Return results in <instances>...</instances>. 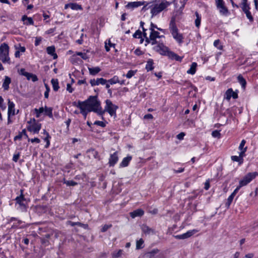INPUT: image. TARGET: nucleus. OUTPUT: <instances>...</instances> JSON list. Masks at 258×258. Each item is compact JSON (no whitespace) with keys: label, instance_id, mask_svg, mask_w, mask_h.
<instances>
[{"label":"nucleus","instance_id":"nucleus-1","mask_svg":"<svg viewBox=\"0 0 258 258\" xmlns=\"http://www.w3.org/2000/svg\"><path fill=\"white\" fill-rule=\"evenodd\" d=\"M81 103L91 111L96 112L101 115L104 113V111H102L100 106V102L98 100L96 96H91L87 100L84 101H81Z\"/></svg>","mask_w":258,"mask_h":258},{"label":"nucleus","instance_id":"nucleus-2","mask_svg":"<svg viewBox=\"0 0 258 258\" xmlns=\"http://www.w3.org/2000/svg\"><path fill=\"white\" fill-rule=\"evenodd\" d=\"M171 3L166 0H161L157 3H152L149 6L151 17H154L164 11H166Z\"/></svg>","mask_w":258,"mask_h":258},{"label":"nucleus","instance_id":"nucleus-3","mask_svg":"<svg viewBox=\"0 0 258 258\" xmlns=\"http://www.w3.org/2000/svg\"><path fill=\"white\" fill-rule=\"evenodd\" d=\"M169 29L173 39L179 44H181L183 42V35L179 32L176 26L175 19L172 18L170 22Z\"/></svg>","mask_w":258,"mask_h":258},{"label":"nucleus","instance_id":"nucleus-4","mask_svg":"<svg viewBox=\"0 0 258 258\" xmlns=\"http://www.w3.org/2000/svg\"><path fill=\"white\" fill-rule=\"evenodd\" d=\"M9 47L6 43L0 45V60L3 63H10V58L9 56Z\"/></svg>","mask_w":258,"mask_h":258},{"label":"nucleus","instance_id":"nucleus-5","mask_svg":"<svg viewBox=\"0 0 258 258\" xmlns=\"http://www.w3.org/2000/svg\"><path fill=\"white\" fill-rule=\"evenodd\" d=\"M27 130L33 134H38L41 128V124L37 121L35 119H31L27 122Z\"/></svg>","mask_w":258,"mask_h":258},{"label":"nucleus","instance_id":"nucleus-6","mask_svg":"<svg viewBox=\"0 0 258 258\" xmlns=\"http://www.w3.org/2000/svg\"><path fill=\"white\" fill-rule=\"evenodd\" d=\"M215 4L220 14L224 17H228L230 13L223 0H215Z\"/></svg>","mask_w":258,"mask_h":258},{"label":"nucleus","instance_id":"nucleus-7","mask_svg":"<svg viewBox=\"0 0 258 258\" xmlns=\"http://www.w3.org/2000/svg\"><path fill=\"white\" fill-rule=\"evenodd\" d=\"M21 194L17 197L16 199V206L17 209L21 212H26L27 209L26 199L23 194V190H21Z\"/></svg>","mask_w":258,"mask_h":258},{"label":"nucleus","instance_id":"nucleus-8","mask_svg":"<svg viewBox=\"0 0 258 258\" xmlns=\"http://www.w3.org/2000/svg\"><path fill=\"white\" fill-rule=\"evenodd\" d=\"M106 105L104 107V110L102 111L107 112L110 116H113L114 118L116 117V111L118 108V106L112 103L111 100L107 99L105 101Z\"/></svg>","mask_w":258,"mask_h":258},{"label":"nucleus","instance_id":"nucleus-9","mask_svg":"<svg viewBox=\"0 0 258 258\" xmlns=\"http://www.w3.org/2000/svg\"><path fill=\"white\" fill-rule=\"evenodd\" d=\"M257 175L256 172H250L247 174L240 181V186H243L248 184Z\"/></svg>","mask_w":258,"mask_h":258},{"label":"nucleus","instance_id":"nucleus-10","mask_svg":"<svg viewBox=\"0 0 258 258\" xmlns=\"http://www.w3.org/2000/svg\"><path fill=\"white\" fill-rule=\"evenodd\" d=\"M153 49L156 52L159 53L160 54L163 55H168V53L170 52L169 50V48L164 45L163 43H160L154 46Z\"/></svg>","mask_w":258,"mask_h":258},{"label":"nucleus","instance_id":"nucleus-11","mask_svg":"<svg viewBox=\"0 0 258 258\" xmlns=\"http://www.w3.org/2000/svg\"><path fill=\"white\" fill-rule=\"evenodd\" d=\"M199 231L197 229H192L190 230H188L186 233L180 234V235H177L174 236V237L177 239H184L188 238L190 237H191L192 235L196 233Z\"/></svg>","mask_w":258,"mask_h":258},{"label":"nucleus","instance_id":"nucleus-12","mask_svg":"<svg viewBox=\"0 0 258 258\" xmlns=\"http://www.w3.org/2000/svg\"><path fill=\"white\" fill-rule=\"evenodd\" d=\"M161 37H164V36H159V33L158 31H150V43H151L152 45H155L157 41L156 40V39L157 38H161Z\"/></svg>","mask_w":258,"mask_h":258},{"label":"nucleus","instance_id":"nucleus-13","mask_svg":"<svg viewBox=\"0 0 258 258\" xmlns=\"http://www.w3.org/2000/svg\"><path fill=\"white\" fill-rule=\"evenodd\" d=\"M75 105L80 109V112L83 114L85 118L86 117L88 113L91 111L90 110L88 109V108L86 107L84 105L81 103L80 101H78L77 104L76 103H75Z\"/></svg>","mask_w":258,"mask_h":258},{"label":"nucleus","instance_id":"nucleus-14","mask_svg":"<svg viewBox=\"0 0 258 258\" xmlns=\"http://www.w3.org/2000/svg\"><path fill=\"white\" fill-rule=\"evenodd\" d=\"M106 83H107V80L102 78H97V79H93L90 81V83L92 87L99 85H104Z\"/></svg>","mask_w":258,"mask_h":258},{"label":"nucleus","instance_id":"nucleus-15","mask_svg":"<svg viewBox=\"0 0 258 258\" xmlns=\"http://www.w3.org/2000/svg\"><path fill=\"white\" fill-rule=\"evenodd\" d=\"M118 160V153L115 152L113 154L110 155L108 164L110 166H113L117 162Z\"/></svg>","mask_w":258,"mask_h":258},{"label":"nucleus","instance_id":"nucleus-16","mask_svg":"<svg viewBox=\"0 0 258 258\" xmlns=\"http://www.w3.org/2000/svg\"><path fill=\"white\" fill-rule=\"evenodd\" d=\"M231 97L236 99L238 97V95L236 93L233 92L231 88H230L226 91L224 98L226 100H229Z\"/></svg>","mask_w":258,"mask_h":258},{"label":"nucleus","instance_id":"nucleus-17","mask_svg":"<svg viewBox=\"0 0 258 258\" xmlns=\"http://www.w3.org/2000/svg\"><path fill=\"white\" fill-rule=\"evenodd\" d=\"M8 116H11L15 115V105L14 103L11 101L10 100H8Z\"/></svg>","mask_w":258,"mask_h":258},{"label":"nucleus","instance_id":"nucleus-18","mask_svg":"<svg viewBox=\"0 0 258 258\" xmlns=\"http://www.w3.org/2000/svg\"><path fill=\"white\" fill-rule=\"evenodd\" d=\"M245 156V154H244V152H240L239 154V156H232L231 158V160L233 161L237 162L239 163V164H241L243 162V157Z\"/></svg>","mask_w":258,"mask_h":258},{"label":"nucleus","instance_id":"nucleus-19","mask_svg":"<svg viewBox=\"0 0 258 258\" xmlns=\"http://www.w3.org/2000/svg\"><path fill=\"white\" fill-rule=\"evenodd\" d=\"M68 8H71L72 10H82L83 9L81 5L77 3H71L65 5L64 9H67Z\"/></svg>","mask_w":258,"mask_h":258},{"label":"nucleus","instance_id":"nucleus-20","mask_svg":"<svg viewBox=\"0 0 258 258\" xmlns=\"http://www.w3.org/2000/svg\"><path fill=\"white\" fill-rule=\"evenodd\" d=\"M145 2H134L128 3L126 7L128 9H134L144 5Z\"/></svg>","mask_w":258,"mask_h":258},{"label":"nucleus","instance_id":"nucleus-21","mask_svg":"<svg viewBox=\"0 0 258 258\" xmlns=\"http://www.w3.org/2000/svg\"><path fill=\"white\" fill-rule=\"evenodd\" d=\"M132 157L131 156H127L126 157L123 158L122 161L119 164L120 167H125L128 166L129 163L131 161Z\"/></svg>","mask_w":258,"mask_h":258},{"label":"nucleus","instance_id":"nucleus-22","mask_svg":"<svg viewBox=\"0 0 258 258\" xmlns=\"http://www.w3.org/2000/svg\"><path fill=\"white\" fill-rule=\"evenodd\" d=\"M142 230L146 234H154V230L150 228L146 225H143L142 226Z\"/></svg>","mask_w":258,"mask_h":258},{"label":"nucleus","instance_id":"nucleus-23","mask_svg":"<svg viewBox=\"0 0 258 258\" xmlns=\"http://www.w3.org/2000/svg\"><path fill=\"white\" fill-rule=\"evenodd\" d=\"M144 212L141 209H138L130 213V216L133 218H135L136 217H140L144 215Z\"/></svg>","mask_w":258,"mask_h":258},{"label":"nucleus","instance_id":"nucleus-24","mask_svg":"<svg viewBox=\"0 0 258 258\" xmlns=\"http://www.w3.org/2000/svg\"><path fill=\"white\" fill-rule=\"evenodd\" d=\"M55 49L53 46H48L46 48L47 53L51 55L53 59H56L57 57V54L55 52Z\"/></svg>","mask_w":258,"mask_h":258},{"label":"nucleus","instance_id":"nucleus-25","mask_svg":"<svg viewBox=\"0 0 258 258\" xmlns=\"http://www.w3.org/2000/svg\"><path fill=\"white\" fill-rule=\"evenodd\" d=\"M11 82V79L8 76L5 77V79L3 83V88L5 90H8L9 88V85Z\"/></svg>","mask_w":258,"mask_h":258},{"label":"nucleus","instance_id":"nucleus-26","mask_svg":"<svg viewBox=\"0 0 258 258\" xmlns=\"http://www.w3.org/2000/svg\"><path fill=\"white\" fill-rule=\"evenodd\" d=\"M88 70L89 72V74L91 75L95 76L100 72L101 69L98 67H94V68L88 67Z\"/></svg>","mask_w":258,"mask_h":258},{"label":"nucleus","instance_id":"nucleus-27","mask_svg":"<svg viewBox=\"0 0 258 258\" xmlns=\"http://www.w3.org/2000/svg\"><path fill=\"white\" fill-rule=\"evenodd\" d=\"M197 67V63L196 62H192L189 69L187 71V73L188 74L194 75L196 72Z\"/></svg>","mask_w":258,"mask_h":258},{"label":"nucleus","instance_id":"nucleus-28","mask_svg":"<svg viewBox=\"0 0 258 258\" xmlns=\"http://www.w3.org/2000/svg\"><path fill=\"white\" fill-rule=\"evenodd\" d=\"M22 20L26 25H33L34 22L32 18L28 17L26 16H23Z\"/></svg>","mask_w":258,"mask_h":258},{"label":"nucleus","instance_id":"nucleus-29","mask_svg":"<svg viewBox=\"0 0 258 258\" xmlns=\"http://www.w3.org/2000/svg\"><path fill=\"white\" fill-rule=\"evenodd\" d=\"M25 75L28 80H32L33 82H36L38 80L37 77L32 73H26Z\"/></svg>","mask_w":258,"mask_h":258},{"label":"nucleus","instance_id":"nucleus-30","mask_svg":"<svg viewBox=\"0 0 258 258\" xmlns=\"http://www.w3.org/2000/svg\"><path fill=\"white\" fill-rule=\"evenodd\" d=\"M195 15L196 17V19L195 21V24L196 26L198 28H199L201 25L202 17H201V16L200 15H199V14L197 12H196L195 13Z\"/></svg>","mask_w":258,"mask_h":258},{"label":"nucleus","instance_id":"nucleus-31","mask_svg":"<svg viewBox=\"0 0 258 258\" xmlns=\"http://www.w3.org/2000/svg\"><path fill=\"white\" fill-rule=\"evenodd\" d=\"M51 83L52 84L53 90L54 91H57L59 88L58 80L56 79H52L51 80Z\"/></svg>","mask_w":258,"mask_h":258},{"label":"nucleus","instance_id":"nucleus-32","mask_svg":"<svg viewBox=\"0 0 258 258\" xmlns=\"http://www.w3.org/2000/svg\"><path fill=\"white\" fill-rule=\"evenodd\" d=\"M247 2V0H242V9L244 13L250 10V7Z\"/></svg>","mask_w":258,"mask_h":258},{"label":"nucleus","instance_id":"nucleus-33","mask_svg":"<svg viewBox=\"0 0 258 258\" xmlns=\"http://www.w3.org/2000/svg\"><path fill=\"white\" fill-rule=\"evenodd\" d=\"M237 80L238 82L241 84L242 88L244 89L245 88L246 82L243 77L241 75H239L237 77Z\"/></svg>","mask_w":258,"mask_h":258},{"label":"nucleus","instance_id":"nucleus-34","mask_svg":"<svg viewBox=\"0 0 258 258\" xmlns=\"http://www.w3.org/2000/svg\"><path fill=\"white\" fill-rule=\"evenodd\" d=\"M153 69V61L152 59H149L147 62V64L146 65V69L148 72L150 71H152Z\"/></svg>","mask_w":258,"mask_h":258},{"label":"nucleus","instance_id":"nucleus-35","mask_svg":"<svg viewBox=\"0 0 258 258\" xmlns=\"http://www.w3.org/2000/svg\"><path fill=\"white\" fill-rule=\"evenodd\" d=\"M168 56L172 59H175L176 60H177V61H180L182 60V57H180L179 56L177 55L176 53H175L173 52H171V51H170L168 53Z\"/></svg>","mask_w":258,"mask_h":258},{"label":"nucleus","instance_id":"nucleus-36","mask_svg":"<svg viewBox=\"0 0 258 258\" xmlns=\"http://www.w3.org/2000/svg\"><path fill=\"white\" fill-rule=\"evenodd\" d=\"M115 47V44L112 43L110 40V39H108L106 40L105 42V48L106 50V51H109L110 50V47Z\"/></svg>","mask_w":258,"mask_h":258},{"label":"nucleus","instance_id":"nucleus-37","mask_svg":"<svg viewBox=\"0 0 258 258\" xmlns=\"http://www.w3.org/2000/svg\"><path fill=\"white\" fill-rule=\"evenodd\" d=\"M44 112L45 114L48 116L50 118L52 117V109L51 107H47L45 106Z\"/></svg>","mask_w":258,"mask_h":258},{"label":"nucleus","instance_id":"nucleus-38","mask_svg":"<svg viewBox=\"0 0 258 258\" xmlns=\"http://www.w3.org/2000/svg\"><path fill=\"white\" fill-rule=\"evenodd\" d=\"M109 83L110 85H114L119 82V79L117 76H114L111 79L107 80V83Z\"/></svg>","mask_w":258,"mask_h":258},{"label":"nucleus","instance_id":"nucleus-39","mask_svg":"<svg viewBox=\"0 0 258 258\" xmlns=\"http://www.w3.org/2000/svg\"><path fill=\"white\" fill-rule=\"evenodd\" d=\"M245 143V141L244 140H242L238 147V149L239 150H240V152H244V154H245V153L247 150V147H244Z\"/></svg>","mask_w":258,"mask_h":258},{"label":"nucleus","instance_id":"nucleus-40","mask_svg":"<svg viewBox=\"0 0 258 258\" xmlns=\"http://www.w3.org/2000/svg\"><path fill=\"white\" fill-rule=\"evenodd\" d=\"M137 72V70H130L128 71L127 74L125 75H123V76H125L127 78L130 79L132 77H133Z\"/></svg>","mask_w":258,"mask_h":258},{"label":"nucleus","instance_id":"nucleus-41","mask_svg":"<svg viewBox=\"0 0 258 258\" xmlns=\"http://www.w3.org/2000/svg\"><path fill=\"white\" fill-rule=\"evenodd\" d=\"M144 240L143 239H140L136 241V249H139L143 247Z\"/></svg>","mask_w":258,"mask_h":258},{"label":"nucleus","instance_id":"nucleus-42","mask_svg":"<svg viewBox=\"0 0 258 258\" xmlns=\"http://www.w3.org/2000/svg\"><path fill=\"white\" fill-rule=\"evenodd\" d=\"M142 33L141 31L139 30L136 31V32L134 34L133 37L136 38H142ZM143 41V39H141V43H142Z\"/></svg>","mask_w":258,"mask_h":258},{"label":"nucleus","instance_id":"nucleus-43","mask_svg":"<svg viewBox=\"0 0 258 258\" xmlns=\"http://www.w3.org/2000/svg\"><path fill=\"white\" fill-rule=\"evenodd\" d=\"M122 253V250L121 249L118 250L117 251H114L112 253V255L113 258H117L120 257Z\"/></svg>","mask_w":258,"mask_h":258},{"label":"nucleus","instance_id":"nucleus-44","mask_svg":"<svg viewBox=\"0 0 258 258\" xmlns=\"http://www.w3.org/2000/svg\"><path fill=\"white\" fill-rule=\"evenodd\" d=\"M51 138L49 134H46V136L44 138V141L46 143L45 148H48L50 145L49 139Z\"/></svg>","mask_w":258,"mask_h":258},{"label":"nucleus","instance_id":"nucleus-45","mask_svg":"<svg viewBox=\"0 0 258 258\" xmlns=\"http://www.w3.org/2000/svg\"><path fill=\"white\" fill-rule=\"evenodd\" d=\"M63 183L68 186H75L77 184V183L73 180H64Z\"/></svg>","mask_w":258,"mask_h":258},{"label":"nucleus","instance_id":"nucleus-46","mask_svg":"<svg viewBox=\"0 0 258 258\" xmlns=\"http://www.w3.org/2000/svg\"><path fill=\"white\" fill-rule=\"evenodd\" d=\"M146 30H147V29H145L144 28H143V35L144 37L146 39V43L145 44L146 45H147V44L150 43V37L149 38L147 37V33H146Z\"/></svg>","mask_w":258,"mask_h":258},{"label":"nucleus","instance_id":"nucleus-47","mask_svg":"<svg viewBox=\"0 0 258 258\" xmlns=\"http://www.w3.org/2000/svg\"><path fill=\"white\" fill-rule=\"evenodd\" d=\"M214 45L215 47H217L219 50L222 49L223 47L220 44V40L219 39L214 41Z\"/></svg>","mask_w":258,"mask_h":258},{"label":"nucleus","instance_id":"nucleus-48","mask_svg":"<svg viewBox=\"0 0 258 258\" xmlns=\"http://www.w3.org/2000/svg\"><path fill=\"white\" fill-rule=\"evenodd\" d=\"M235 196L234 195H233L232 194H231L229 197L227 199V202L226 204V205L229 207L230 206V205H231L233 200V198Z\"/></svg>","mask_w":258,"mask_h":258},{"label":"nucleus","instance_id":"nucleus-49","mask_svg":"<svg viewBox=\"0 0 258 258\" xmlns=\"http://www.w3.org/2000/svg\"><path fill=\"white\" fill-rule=\"evenodd\" d=\"M44 85L46 88V91H45L44 94V97L45 98H48V97L49 96V92L50 91V89L47 84H45Z\"/></svg>","mask_w":258,"mask_h":258},{"label":"nucleus","instance_id":"nucleus-50","mask_svg":"<svg viewBox=\"0 0 258 258\" xmlns=\"http://www.w3.org/2000/svg\"><path fill=\"white\" fill-rule=\"evenodd\" d=\"M20 153L19 152L15 153L13 155V160L14 162H17L18 161L19 158H20Z\"/></svg>","mask_w":258,"mask_h":258},{"label":"nucleus","instance_id":"nucleus-51","mask_svg":"<svg viewBox=\"0 0 258 258\" xmlns=\"http://www.w3.org/2000/svg\"><path fill=\"white\" fill-rule=\"evenodd\" d=\"M94 124L99 125L101 127H105L106 126V123L101 121H95L94 123Z\"/></svg>","mask_w":258,"mask_h":258},{"label":"nucleus","instance_id":"nucleus-52","mask_svg":"<svg viewBox=\"0 0 258 258\" xmlns=\"http://www.w3.org/2000/svg\"><path fill=\"white\" fill-rule=\"evenodd\" d=\"M42 40V37H35V45L36 46H38L40 44Z\"/></svg>","mask_w":258,"mask_h":258},{"label":"nucleus","instance_id":"nucleus-53","mask_svg":"<svg viewBox=\"0 0 258 258\" xmlns=\"http://www.w3.org/2000/svg\"><path fill=\"white\" fill-rule=\"evenodd\" d=\"M246 14V17L249 19L250 21H253V18L249 11H247L244 13Z\"/></svg>","mask_w":258,"mask_h":258},{"label":"nucleus","instance_id":"nucleus-54","mask_svg":"<svg viewBox=\"0 0 258 258\" xmlns=\"http://www.w3.org/2000/svg\"><path fill=\"white\" fill-rule=\"evenodd\" d=\"M4 99L2 96H0V107L3 109L5 110L6 108V105L3 103Z\"/></svg>","mask_w":258,"mask_h":258},{"label":"nucleus","instance_id":"nucleus-55","mask_svg":"<svg viewBox=\"0 0 258 258\" xmlns=\"http://www.w3.org/2000/svg\"><path fill=\"white\" fill-rule=\"evenodd\" d=\"M111 227V225H104L102 226V228L101 229V231L103 232H104L106 231L109 228H110Z\"/></svg>","mask_w":258,"mask_h":258},{"label":"nucleus","instance_id":"nucleus-56","mask_svg":"<svg viewBox=\"0 0 258 258\" xmlns=\"http://www.w3.org/2000/svg\"><path fill=\"white\" fill-rule=\"evenodd\" d=\"M28 141L31 142V143H39L40 142V140L38 138H35L34 139H28Z\"/></svg>","mask_w":258,"mask_h":258},{"label":"nucleus","instance_id":"nucleus-57","mask_svg":"<svg viewBox=\"0 0 258 258\" xmlns=\"http://www.w3.org/2000/svg\"><path fill=\"white\" fill-rule=\"evenodd\" d=\"M212 135L214 138H219L220 136V133L218 131H214L212 132Z\"/></svg>","mask_w":258,"mask_h":258},{"label":"nucleus","instance_id":"nucleus-58","mask_svg":"<svg viewBox=\"0 0 258 258\" xmlns=\"http://www.w3.org/2000/svg\"><path fill=\"white\" fill-rule=\"evenodd\" d=\"M184 136H185V134L183 132H181V133H179V134H178L176 136V137L179 140H182L183 139V138Z\"/></svg>","mask_w":258,"mask_h":258},{"label":"nucleus","instance_id":"nucleus-59","mask_svg":"<svg viewBox=\"0 0 258 258\" xmlns=\"http://www.w3.org/2000/svg\"><path fill=\"white\" fill-rule=\"evenodd\" d=\"M77 54L78 55L81 56L84 59H86L87 58L86 54L84 53H82L81 52H79L77 53Z\"/></svg>","mask_w":258,"mask_h":258},{"label":"nucleus","instance_id":"nucleus-60","mask_svg":"<svg viewBox=\"0 0 258 258\" xmlns=\"http://www.w3.org/2000/svg\"><path fill=\"white\" fill-rule=\"evenodd\" d=\"M67 90L69 92V93H72L74 89H73V88L72 87V86L70 84H68L67 85Z\"/></svg>","mask_w":258,"mask_h":258},{"label":"nucleus","instance_id":"nucleus-61","mask_svg":"<svg viewBox=\"0 0 258 258\" xmlns=\"http://www.w3.org/2000/svg\"><path fill=\"white\" fill-rule=\"evenodd\" d=\"M84 37V34L83 33L81 34L80 36V38L76 40V42L79 44H81L83 43V37Z\"/></svg>","mask_w":258,"mask_h":258},{"label":"nucleus","instance_id":"nucleus-62","mask_svg":"<svg viewBox=\"0 0 258 258\" xmlns=\"http://www.w3.org/2000/svg\"><path fill=\"white\" fill-rule=\"evenodd\" d=\"M155 28L157 29L158 28L157 26L156 25L154 24L153 23H151V25H150V27L149 28V30L152 31V30L153 31H155L154 29Z\"/></svg>","mask_w":258,"mask_h":258},{"label":"nucleus","instance_id":"nucleus-63","mask_svg":"<svg viewBox=\"0 0 258 258\" xmlns=\"http://www.w3.org/2000/svg\"><path fill=\"white\" fill-rule=\"evenodd\" d=\"M45 107L43 108V107H40L39 109L35 108L34 109L35 111H38L39 113H40L41 114L44 111Z\"/></svg>","mask_w":258,"mask_h":258},{"label":"nucleus","instance_id":"nucleus-64","mask_svg":"<svg viewBox=\"0 0 258 258\" xmlns=\"http://www.w3.org/2000/svg\"><path fill=\"white\" fill-rule=\"evenodd\" d=\"M241 187V186H240V185L239 184V185L234 189L231 194L235 196Z\"/></svg>","mask_w":258,"mask_h":258}]
</instances>
